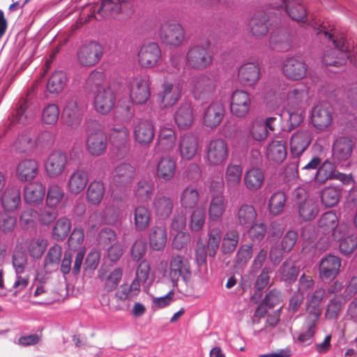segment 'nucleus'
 <instances>
[{"instance_id":"obj_63","label":"nucleus","mask_w":357,"mask_h":357,"mask_svg":"<svg viewBox=\"0 0 357 357\" xmlns=\"http://www.w3.org/2000/svg\"><path fill=\"white\" fill-rule=\"evenodd\" d=\"M38 218V212L33 208H27L22 211L20 215V225L23 229L33 228L36 225Z\"/></svg>"},{"instance_id":"obj_38","label":"nucleus","mask_w":357,"mask_h":357,"mask_svg":"<svg viewBox=\"0 0 357 357\" xmlns=\"http://www.w3.org/2000/svg\"><path fill=\"white\" fill-rule=\"evenodd\" d=\"M268 16L264 12H257L252 17L250 22V29L252 35L256 38L265 36L268 31Z\"/></svg>"},{"instance_id":"obj_5","label":"nucleus","mask_w":357,"mask_h":357,"mask_svg":"<svg viewBox=\"0 0 357 357\" xmlns=\"http://www.w3.org/2000/svg\"><path fill=\"white\" fill-rule=\"evenodd\" d=\"M186 61L192 69L203 70L211 65L213 56L208 47L195 45L188 49Z\"/></svg>"},{"instance_id":"obj_43","label":"nucleus","mask_w":357,"mask_h":357,"mask_svg":"<svg viewBox=\"0 0 357 357\" xmlns=\"http://www.w3.org/2000/svg\"><path fill=\"white\" fill-rule=\"evenodd\" d=\"M285 5L286 12L294 21L304 22L307 11L301 0H280Z\"/></svg>"},{"instance_id":"obj_47","label":"nucleus","mask_w":357,"mask_h":357,"mask_svg":"<svg viewBox=\"0 0 357 357\" xmlns=\"http://www.w3.org/2000/svg\"><path fill=\"white\" fill-rule=\"evenodd\" d=\"M257 212L252 205L243 204L236 211V218L239 225L248 227L255 222L257 218Z\"/></svg>"},{"instance_id":"obj_14","label":"nucleus","mask_w":357,"mask_h":357,"mask_svg":"<svg viewBox=\"0 0 357 357\" xmlns=\"http://www.w3.org/2000/svg\"><path fill=\"white\" fill-rule=\"evenodd\" d=\"M313 136L308 129H299L294 132L290 139V153L294 158L300 157L309 147Z\"/></svg>"},{"instance_id":"obj_19","label":"nucleus","mask_w":357,"mask_h":357,"mask_svg":"<svg viewBox=\"0 0 357 357\" xmlns=\"http://www.w3.org/2000/svg\"><path fill=\"white\" fill-rule=\"evenodd\" d=\"M139 291V284L137 281H132L130 285L121 284L115 293L116 304L111 303L109 307L115 311L123 310L126 306L122 304L126 300L133 299Z\"/></svg>"},{"instance_id":"obj_7","label":"nucleus","mask_w":357,"mask_h":357,"mask_svg":"<svg viewBox=\"0 0 357 357\" xmlns=\"http://www.w3.org/2000/svg\"><path fill=\"white\" fill-rule=\"evenodd\" d=\"M206 161L209 166L217 167L224 165L229 155V147L222 139H212L206 148Z\"/></svg>"},{"instance_id":"obj_39","label":"nucleus","mask_w":357,"mask_h":357,"mask_svg":"<svg viewBox=\"0 0 357 357\" xmlns=\"http://www.w3.org/2000/svg\"><path fill=\"white\" fill-rule=\"evenodd\" d=\"M243 182L248 190L250 191H257L264 184V173L259 167H252L245 172Z\"/></svg>"},{"instance_id":"obj_35","label":"nucleus","mask_w":357,"mask_h":357,"mask_svg":"<svg viewBox=\"0 0 357 357\" xmlns=\"http://www.w3.org/2000/svg\"><path fill=\"white\" fill-rule=\"evenodd\" d=\"M0 201L3 211H15L21 204L20 190L13 187L7 188L1 195Z\"/></svg>"},{"instance_id":"obj_61","label":"nucleus","mask_w":357,"mask_h":357,"mask_svg":"<svg viewBox=\"0 0 357 357\" xmlns=\"http://www.w3.org/2000/svg\"><path fill=\"white\" fill-rule=\"evenodd\" d=\"M153 184L147 181H140L135 190V196L138 201L146 202L150 199L153 191Z\"/></svg>"},{"instance_id":"obj_32","label":"nucleus","mask_w":357,"mask_h":357,"mask_svg":"<svg viewBox=\"0 0 357 357\" xmlns=\"http://www.w3.org/2000/svg\"><path fill=\"white\" fill-rule=\"evenodd\" d=\"M174 121L179 129L189 128L195 121L192 105L188 102L182 103L174 114Z\"/></svg>"},{"instance_id":"obj_30","label":"nucleus","mask_w":357,"mask_h":357,"mask_svg":"<svg viewBox=\"0 0 357 357\" xmlns=\"http://www.w3.org/2000/svg\"><path fill=\"white\" fill-rule=\"evenodd\" d=\"M45 195V187L39 181L27 183L24 188V201L31 205L41 203Z\"/></svg>"},{"instance_id":"obj_41","label":"nucleus","mask_w":357,"mask_h":357,"mask_svg":"<svg viewBox=\"0 0 357 357\" xmlns=\"http://www.w3.org/2000/svg\"><path fill=\"white\" fill-rule=\"evenodd\" d=\"M122 272L120 268H115L112 272H108L104 268L98 271V277L103 284V289L105 291L109 292L114 290L120 282Z\"/></svg>"},{"instance_id":"obj_22","label":"nucleus","mask_w":357,"mask_h":357,"mask_svg":"<svg viewBox=\"0 0 357 357\" xmlns=\"http://www.w3.org/2000/svg\"><path fill=\"white\" fill-rule=\"evenodd\" d=\"M251 100L249 93L243 90L235 91L231 97L230 110L236 117H244L249 112Z\"/></svg>"},{"instance_id":"obj_44","label":"nucleus","mask_w":357,"mask_h":357,"mask_svg":"<svg viewBox=\"0 0 357 357\" xmlns=\"http://www.w3.org/2000/svg\"><path fill=\"white\" fill-rule=\"evenodd\" d=\"M199 198L200 195L197 188L188 185L181 191L179 196V202L182 208L192 209L197 206Z\"/></svg>"},{"instance_id":"obj_50","label":"nucleus","mask_w":357,"mask_h":357,"mask_svg":"<svg viewBox=\"0 0 357 357\" xmlns=\"http://www.w3.org/2000/svg\"><path fill=\"white\" fill-rule=\"evenodd\" d=\"M67 82L66 73L62 70L55 71L49 78L47 89L50 93H59L61 92Z\"/></svg>"},{"instance_id":"obj_36","label":"nucleus","mask_w":357,"mask_h":357,"mask_svg":"<svg viewBox=\"0 0 357 357\" xmlns=\"http://www.w3.org/2000/svg\"><path fill=\"white\" fill-rule=\"evenodd\" d=\"M176 133L174 129L170 128H162L160 130L155 146L157 152H167L172 151L175 145Z\"/></svg>"},{"instance_id":"obj_10","label":"nucleus","mask_w":357,"mask_h":357,"mask_svg":"<svg viewBox=\"0 0 357 357\" xmlns=\"http://www.w3.org/2000/svg\"><path fill=\"white\" fill-rule=\"evenodd\" d=\"M165 275L176 286L180 278L186 280L190 276V267L188 259L181 255L172 256Z\"/></svg>"},{"instance_id":"obj_20","label":"nucleus","mask_w":357,"mask_h":357,"mask_svg":"<svg viewBox=\"0 0 357 357\" xmlns=\"http://www.w3.org/2000/svg\"><path fill=\"white\" fill-rule=\"evenodd\" d=\"M160 37L163 43L176 47L185 39L184 30L179 24L165 23L160 28Z\"/></svg>"},{"instance_id":"obj_13","label":"nucleus","mask_w":357,"mask_h":357,"mask_svg":"<svg viewBox=\"0 0 357 357\" xmlns=\"http://www.w3.org/2000/svg\"><path fill=\"white\" fill-rule=\"evenodd\" d=\"M161 50L155 43H149L141 47L138 52L139 65L144 68H151L158 65Z\"/></svg>"},{"instance_id":"obj_29","label":"nucleus","mask_w":357,"mask_h":357,"mask_svg":"<svg viewBox=\"0 0 357 357\" xmlns=\"http://www.w3.org/2000/svg\"><path fill=\"white\" fill-rule=\"evenodd\" d=\"M88 182V172L83 169H77L69 176L67 189L70 194L78 195L84 191Z\"/></svg>"},{"instance_id":"obj_60","label":"nucleus","mask_w":357,"mask_h":357,"mask_svg":"<svg viewBox=\"0 0 357 357\" xmlns=\"http://www.w3.org/2000/svg\"><path fill=\"white\" fill-rule=\"evenodd\" d=\"M47 246V241L43 238H32L28 245L29 255L33 258H40L44 254Z\"/></svg>"},{"instance_id":"obj_4","label":"nucleus","mask_w":357,"mask_h":357,"mask_svg":"<svg viewBox=\"0 0 357 357\" xmlns=\"http://www.w3.org/2000/svg\"><path fill=\"white\" fill-rule=\"evenodd\" d=\"M323 33L328 40H331L335 45L334 49L328 50L324 56L323 62L326 66H340L346 63L349 59V48L345 43V39L341 37L340 39L335 38L333 33L326 31Z\"/></svg>"},{"instance_id":"obj_56","label":"nucleus","mask_w":357,"mask_h":357,"mask_svg":"<svg viewBox=\"0 0 357 357\" xmlns=\"http://www.w3.org/2000/svg\"><path fill=\"white\" fill-rule=\"evenodd\" d=\"M286 196L284 192L278 191L274 192L268 202V209L273 215L280 214L285 206Z\"/></svg>"},{"instance_id":"obj_59","label":"nucleus","mask_w":357,"mask_h":357,"mask_svg":"<svg viewBox=\"0 0 357 357\" xmlns=\"http://www.w3.org/2000/svg\"><path fill=\"white\" fill-rule=\"evenodd\" d=\"M62 256V248L58 244L52 246L47 251L45 258V268H57Z\"/></svg>"},{"instance_id":"obj_37","label":"nucleus","mask_w":357,"mask_h":357,"mask_svg":"<svg viewBox=\"0 0 357 357\" xmlns=\"http://www.w3.org/2000/svg\"><path fill=\"white\" fill-rule=\"evenodd\" d=\"M176 168V162L174 158L169 155L162 157L157 165L156 175L158 178L169 181L174 177Z\"/></svg>"},{"instance_id":"obj_33","label":"nucleus","mask_w":357,"mask_h":357,"mask_svg":"<svg viewBox=\"0 0 357 357\" xmlns=\"http://www.w3.org/2000/svg\"><path fill=\"white\" fill-rule=\"evenodd\" d=\"M39 165L33 159H25L19 162L16 169L17 178L22 181L33 180L38 175Z\"/></svg>"},{"instance_id":"obj_15","label":"nucleus","mask_w":357,"mask_h":357,"mask_svg":"<svg viewBox=\"0 0 357 357\" xmlns=\"http://www.w3.org/2000/svg\"><path fill=\"white\" fill-rule=\"evenodd\" d=\"M333 179L339 180L344 183H349L351 180V176L339 172L332 162L326 160L318 169L314 181L319 184H324L328 180Z\"/></svg>"},{"instance_id":"obj_34","label":"nucleus","mask_w":357,"mask_h":357,"mask_svg":"<svg viewBox=\"0 0 357 357\" xmlns=\"http://www.w3.org/2000/svg\"><path fill=\"white\" fill-rule=\"evenodd\" d=\"M173 206L172 199L166 195H157L151 202L154 214L160 219L169 218L172 213Z\"/></svg>"},{"instance_id":"obj_1","label":"nucleus","mask_w":357,"mask_h":357,"mask_svg":"<svg viewBox=\"0 0 357 357\" xmlns=\"http://www.w3.org/2000/svg\"><path fill=\"white\" fill-rule=\"evenodd\" d=\"M103 79L104 76L102 73L93 71L89 75L86 80V85L91 91H94L93 108L95 111L105 115L113 109L116 102V96L110 87L103 85Z\"/></svg>"},{"instance_id":"obj_3","label":"nucleus","mask_w":357,"mask_h":357,"mask_svg":"<svg viewBox=\"0 0 357 357\" xmlns=\"http://www.w3.org/2000/svg\"><path fill=\"white\" fill-rule=\"evenodd\" d=\"M86 151L93 157L102 155L107 147V137L102 126L96 121H89L86 125Z\"/></svg>"},{"instance_id":"obj_28","label":"nucleus","mask_w":357,"mask_h":357,"mask_svg":"<svg viewBox=\"0 0 357 357\" xmlns=\"http://www.w3.org/2000/svg\"><path fill=\"white\" fill-rule=\"evenodd\" d=\"M225 107L221 102H213L206 108L203 123L206 127L213 128L220 125L225 116Z\"/></svg>"},{"instance_id":"obj_12","label":"nucleus","mask_w":357,"mask_h":357,"mask_svg":"<svg viewBox=\"0 0 357 357\" xmlns=\"http://www.w3.org/2000/svg\"><path fill=\"white\" fill-rule=\"evenodd\" d=\"M66 154L60 151L51 153L46 159L44 167L47 176L51 178L61 176L68 165Z\"/></svg>"},{"instance_id":"obj_51","label":"nucleus","mask_w":357,"mask_h":357,"mask_svg":"<svg viewBox=\"0 0 357 357\" xmlns=\"http://www.w3.org/2000/svg\"><path fill=\"white\" fill-rule=\"evenodd\" d=\"M65 197V192L62 187L56 183H52L48 186L46 204L50 208H56Z\"/></svg>"},{"instance_id":"obj_52","label":"nucleus","mask_w":357,"mask_h":357,"mask_svg":"<svg viewBox=\"0 0 357 357\" xmlns=\"http://www.w3.org/2000/svg\"><path fill=\"white\" fill-rule=\"evenodd\" d=\"M105 194V187L102 182L93 181L87 189L86 199L93 205H98L102 201Z\"/></svg>"},{"instance_id":"obj_24","label":"nucleus","mask_w":357,"mask_h":357,"mask_svg":"<svg viewBox=\"0 0 357 357\" xmlns=\"http://www.w3.org/2000/svg\"><path fill=\"white\" fill-rule=\"evenodd\" d=\"M341 259L333 255L323 257L319 266V274L322 280L334 279L340 273Z\"/></svg>"},{"instance_id":"obj_49","label":"nucleus","mask_w":357,"mask_h":357,"mask_svg":"<svg viewBox=\"0 0 357 357\" xmlns=\"http://www.w3.org/2000/svg\"><path fill=\"white\" fill-rule=\"evenodd\" d=\"M342 195V190L335 186H328L324 188L321 192V203L326 207H333L337 204Z\"/></svg>"},{"instance_id":"obj_55","label":"nucleus","mask_w":357,"mask_h":357,"mask_svg":"<svg viewBox=\"0 0 357 357\" xmlns=\"http://www.w3.org/2000/svg\"><path fill=\"white\" fill-rule=\"evenodd\" d=\"M134 167L129 164H121L116 167L112 176V182L119 185L130 181L134 175Z\"/></svg>"},{"instance_id":"obj_23","label":"nucleus","mask_w":357,"mask_h":357,"mask_svg":"<svg viewBox=\"0 0 357 357\" xmlns=\"http://www.w3.org/2000/svg\"><path fill=\"white\" fill-rule=\"evenodd\" d=\"M260 77V68L254 62H248L241 66L238 70L237 78L244 86H253Z\"/></svg>"},{"instance_id":"obj_48","label":"nucleus","mask_w":357,"mask_h":357,"mask_svg":"<svg viewBox=\"0 0 357 357\" xmlns=\"http://www.w3.org/2000/svg\"><path fill=\"white\" fill-rule=\"evenodd\" d=\"M266 155L268 160L282 162L287 157V148L282 141L273 140L266 147Z\"/></svg>"},{"instance_id":"obj_54","label":"nucleus","mask_w":357,"mask_h":357,"mask_svg":"<svg viewBox=\"0 0 357 357\" xmlns=\"http://www.w3.org/2000/svg\"><path fill=\"white\" fill-rule=\"evenodd\" d=\"M71 229L70 220L66 218L61 217L58 219L52 229V235L56 241H63L68 235Z\"/></svg>"},{"instance_id":"obj_57","label":"nucleus","mask_w":357,"mask_h":357,"mask_svg":"<svg viewBox=\"0 0 357 357\" xmlns=\"http://www.w3.org/2000/svg\"><path fill=\"white\" fill-rule=\"evenodd\" d=\"M29 94L25 98L20 99L18 102V106L16 110V114L13 117V121L21 124H26L32 117V115L28 109Z\"/></svg>"},{"instance_id":"obj_25","label":"nucleus","mask_w":357,"mask_h":357,"mask_svg":"<svg viewBox=\"0 0 357 357\" xmlns=\"http://www.w3.org/2000/svg\"><path fill=\"white\" fill-rule=\"evenodd\" d=\"M354 141L348 137H340L333 144V157L340 162L347 160L352 154Z\"/></svg>"},{"instance_id":"obj_2","label":"nucleus","mask_w":357,"mask_h":357,"mask_svg":"<svg viewBox=\"0 0 357 357\" xmlns=\"http://www.w3.org/2000/svg\"><path fill=\"white\" fill-rule=\"evenodd\" d=\"M132 7V4L130 0H102L97 10L95 6H92L89 13L82 12L80 15V21L87 23L93 18L97 20L109 18L118 15L120 12L131 9Z\"/></svg>"},{"instance_id":"obj_40","label":"nucleus","mask_w":357,"mask_h":357,"mask_svg":"<svg viewBox=\"0 0 357 357\" xmlns=\"http://www.w3.org/2000/svg\"><path fill=\"white\" fill-rule=\"evenodd\" d=\"M134 227L137 231H144L149 227L151 221L150 209L145 205H138L133 211Z\"/></svg>"},{"instance_id":"obj_31","label":"nucleus","mask_w":357,"mask_h":357,"mask_svg":"<svg viewBox=\"0 0 357 357\" xmlns=\"http://www.w3.org/2000/svg\"><path fill=\"white\" fill-rule=\"evenodd\" d=\"M167 241L166 227L162 224L153 226L149 234L150 248L155 251L163 250Z\"/></svg>"},{"instance_id":"obj_64","label":"nucleus","mask_w":357,"mask_h":357,"mask_svg":"<svg viewBox=\"0 0 357 357\" xmlns=\"http://www.w3.org/2000/svg\"><path fill=\"white\" fill-rule=\"evenodd\" d=\"M206 212L203 208H195L190 216V229L194 231H198L202 229L205 224Z\"/></svg>"},{"instance_id":"obj_6","label":"nucleus","mask_w":357,"mask_h":357,"mask_svg":"<svg viewBox=\"0 0 357 357\" xmlns=\"http://www.w3.org/2000/svg\"><path fill=\"white\" fill-rule=\"evenodd\" d=\"M190 86L192 93L197 100L211 98L216 89L215 80L206 73L192 77L190 81Z\"/></svg>"},{"instance_id":"obj_62","label":"nucleus","mask_w":357,"mask_h":357,"mask_svg":"<svg viewBox=\"0 0 357 357\" xmlns=\"http://www.w3.org/2000/svg\"><path fill=\"white\" fill-rule=\"evenodd\" d=\"M35 146L30 134L22 133L15 139L13 147L17 153H23L31 150Z\"/></svg>"},{"instance_id":"obj_46","label":"nucleus","mask_w":357,"mask_h":357,"mask_svg":"<svg viewBox=\"0 0 357 357\" xmlns=\"http://www.w3.org/2000/svg\"><path fill=\"white\" fill-rule=\"evenodd\" d=\"M299 272V267L291 259H286L279 269L281 280L289 284L296 280Z\"/></svg>"},{"instance_id":"obj_45","label":"nucleus","mask_w":357,"mask_h":357,"mask_svg":"<svg viewBox=\"0 0 357 357\" xmlns=\"http://www.w3.org/2000/svg\"><path fill=\"white\" fill-rule=\"evenodd\" d=\"M227 202L222 194H215L212 196L208 207V217L210 220L218 221L225 212Z\"/></svg>"},{"instance_id":"obj_8","label":"nucleus","mask_w":357,"mask_h":357,"mask_svg":"<svg viewBox=\"0 0 357 357\" xmlns=\"http://www.w3.org/2000/svg\"><path fill=\"white\" fill-rule=\"evenodd\" d=\"M151 80L147 75H139L132 79L130 86V97L135 104H144L151 96Z\"/></svg>"},{"instance_id":"obj_58","label":"nucleus","mask_w":357,"mask_h":357,"mask_svg":"<svg viewBox=\"0 0 357 357\" xmlns=\"http://www.w3.org/2000/svg\"><path fill=\"white\" fill-rule=\"evenodd\" d=\"M239 241V234L232 229L226 232L223 238L221 249L224 254L232 252L236 248Z\"/></svg>"},{"instance_id":"obj_18","label":"nucleus","mask_w":357,"mask_h":357,"mask_svg":"<svg viewBox=\"0 0 357 357\" xmlns=\"http://www.w3.org/2000/svg\"><path fill=\"white\" fill-rule=\"evenodd\" d=\"M181 96V89L178 84L165 79L158 93L159 100L164 107H170L175 105Z\"/></svg>"},{"instance_id":"obj_17","label":"nucleus","mask_w":357,"mask_h":357,"mask_svg":"<svg viewBox=\"0 0 357 357\" xmlns=\"http://www.w3.org/2000/svg\"><path fill=\"white\" fill-rule=\"evenodd\" d=\"M178 147L182 160H190L196 155L199 149L198 137L192 132L181 135L178 141Z\"/></svg>"},{"instance_id":"obj_26","label":"nucleus","mask_w":357,"mask_h":357,"mask_svg":"<svg viewBox=\"0 0 357 357\" xmlns=\"http://www.w3.org/2000/svg\"><path fill=\"white\" fill-rule=\"evenodd\" d=\"M134 138L141 145H147L152 142L155 136V128L153 123L148 120H140L134 126Z\"/></svg>"},{"instance_id":"obj_21","label":"nucleus","mask_w":357,"mask_h":357,"mask_svg":"<svg viewBox=\"0 0 357 357\" xmlns=\"http://www.w3.org/2000/svg\"><path fill=\"white\" fill-rule=\"evenodd\" d=\"M332 121V111L328 104L320 103L313 107L311 122L315 128L324 130L331 126Z\"/></svg>"},{"instance_id":"obj_42","label":"nucleus","mask_w":357,"mask_h":357,"mask_svg":"<svg viewBox=\"0 0 357 357\" xmlns=\"http://www.w3.org/2000/svg\"><path fill=\"white\" fill-rule=\"evenodd\" d=\"M298 212L303 220H312L317 217L319 213L318 204L312 197L305 198L298 203Z\"/></svg>"},{"instance_id":"obj_9","label":"nucleus","mask_w":357,"mask_h":357,"mask_svg":"<svg viewBox=\"0 0 357 357\" xmlns=\"http://www.w3.org/2000/svg\"><path fill=\"white\" fill-rule=\"evenodd\" d=\"M102 46L94 41L82 45L77 52V59L79 65L92 67L96 65L102 56Z\"/></svg>"},{"instance_id":"obj_16","label":"nucleus","mask_w":357,"mask_h":357,"mask_svg":"<svg viewBox=\"0 0 357 357\" xmlns=\"http://www.w3.org/2000/svg\"><path fill=\"white\" fill-rule=\"evenodd\" d=\"M307 65L301 59L290 57L282 64V74L290 80L298 81L303 79L307 74Z\"/></svg>"},{"instance_id":"obj_27","label":"nucleus","mask_w":357,"mask_h":357,"mask_svg":"<svg viewBox=\"0 0 357 357\" xmlns=\"http://www.w3.org/2000/svg\"><path fill=\"white\" fill-rule=\"evenodd\" d=\"M326 296V290L319 287L316 289L309 296L306 303L307 317L313 321H318L321 314V303Z\"/></svg>"},{"instance_id":"obj_11","label":"nucleus","mask_w":357,"mask_h":357,"mask_svg":"<svg viewBox=\"0 0 357 357\" xmlns=\"http://www.w3.org/2000/svg\"><path fill=\"white\" fill-rule=\"evenodd\" d=\"M84 105L77 98H69L63 109L62 119L67 126L75 128L81 123Z\"/></svg>"},{"instance_id":"obj_53","label":"nucleus","mask_w":357,"mask_h":357,"mask_svg":"<svg viewBox=\"0 0 357 357\" xmlns=\"http://www.w3.org/2000/svg\"><path fill=\"white\" fill-rule=\"evenodd\" d=\"M243 168L240 165L229 164L226 168L225 182L228 187H237L242 178Z\"/></svg>"}]
</instances>
